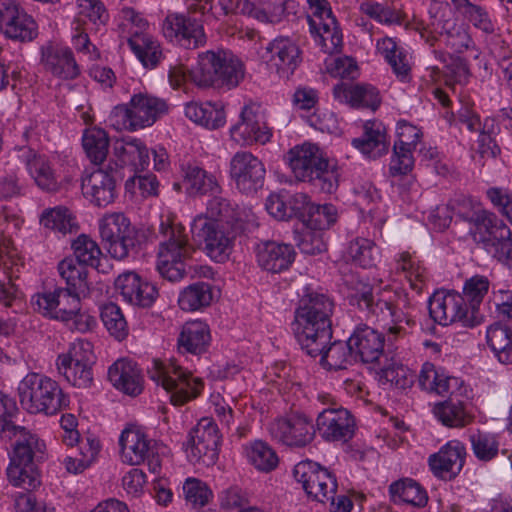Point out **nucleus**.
<instances>
[{"label": "nucleus", "mask_w": 512, "mask_h": 512, "mask_svg": "<svg viewBox=\"0 0 512 512\" xmlns=\"http://www.w3.org/2000/svg\"><path fill=\"white\" fill-rule=\"evenodd\" d=\"M430 19L427 23V27H423L422 30L432 34L431 38H427V42L430 45H434L436 35L444 39L454 28L457 23L450 15V9L448 4L433 3L429 8Z\"/></svg>", "instance_id": "obj_43"}, {"label": "nucleus", "mask_w": 512, "mask_h": 512, "mask_svg": "<svg viewBox=\"0 0 512 512\" xmlns=\"http://www.w3.org/2000/svg\"><path fill=\"white\" fill-rule=\"evenodd\" d=\"M469 440L472 451L478 460L488 462L497 456L499 442L495 435L477 430L469 436Z\"/></svg>", "instance_id": "obj_59"}, {"label": "nucleus", "mask_w": 512, "mask_h": 512, "mask_svg": "<svg viewBox=\"0 0 512 512\" xmlns=\"http://www.w3.org/2000/svg\"><path fill=\"white\" fill-rule=\"evenodd\" d=\"M115 188L116 181L112 170L97 169L82 181L84 196L98 207H105L114 201Z\"/></svg>", "instance_id": "obj_31"}, {"label": "nucleus", "mask_w": 512, "mask_h": 512, "mask_svg": "<svg viewBox=\"0 0 512 512\" xmlns=\"http://www.w3.org/2000/svg\"><path fill=\"white\" fill-rule=\"evenodd\" d=\"M333 95L341 103L352 107L370 108L375 111L380 105L379 91L368 84L341 82L334 86Z\"/></svg>", "instance_id": "obj_35"}, {"label": "nucleus", "mask_w": 512, "mask_h": 512, "mask_svg": "<svg viewBox=\"0 0 512 512\" xmlns=\"http://www.w3.org/2000/svg\"><path fill=\"white\" fill-rule=\"evenodd\" d=\"M240 229L241 225L221 224L204 216H196L191 224L193 238L203 243L206 255L218 263L229 259Z\"/></svg>", "instance_id": "obj_9"}, {"label": "nucleus", "mask_w": 512, "mask_h": 512, "mask_svg": "<svg viewBox=\"0 0 512 512\" xmlns=\"http://www.w3.org/2000/svg\"><path fill=\"white\" fill-rule=\"evenodd\" d=\"M168 109L164 99L140 92L134 94L129 103L117 106L114 116L124 129L133 132L152 126Z\"/></svg>", "instance_id": "obj_11"}, {"label": "nucleus", "mask_w": 512, "mask_h": 512, "mask_svg": "<svg viewBox=\"0 0 512 512\" xmlns=\"http://www.w3.org/2000/svg\"><path fill=\"white\" fill-rule=\"evenodd\" d=\"M190 80L200 88L236 87L244 76L242 63L225 51H206L198 56L189 72Z\"/></svg>", "instance_id": "obj_5"}, {"label": "nucleus", "mask_w": 512, "mask_h": 512, "mask_svg": "<svg viewBox=\"0 0 512 512\" xmlns=\"http://www.w3.org/2000/svg\"><path fill=\"white\" fill-rule=\"evenodd\" d=\"M230 134L232 139L241 145L265 144L271 138L264 115L260 111V107L256 105L243 107L240 121L231 127Z\"/></svg>", "instance_id": "obj_19"}, {"label": "nucleus", "mask_w": 512, "mask_h": 512, "mask_svg": "<svg viewBox=\"0 0 512 512\" xmlns=\"http://www.w3.org/2000/svg\"><path fill=\"white\" fill-rule=\"evenodd\" d=\"M351 144L367 158L378 159L389 150L386 128L379 121H366L363 126V135L353 138Z\"/></svg>", "instance_id": "obj_33"}, {"label": "nucleus", "mask_w": 512, "mask_h": 512, "mask_svg": "<svg viewBox=\"0 0 512 512\" xmlns=\"http://www.w3.org/2000/svg\"><path fill=\"white\" fill-rule=\"evenodd\" d=\"M20 404L31 414L55 415L69 405V396L51 378L30 373L18 387Z\"/></svg>", "instance_id": "obj_6"}, {"label": "nucleus", "mask_w": 512, "mask_h": 512, "mask_svg": "<svg viewBox=\"0 0 512 512\" xmlns=\"http://www.w3.org/2000/svg\"><path fill=\"white\" fill-rule=\"evenodd\" d=\"M148 374L151 380L170 395V401L175 406L184 405L197 398L203 388L201 379L193 377L173 360L168 363L153 360Z\"/></svg>", "instance_id": "obj_8"}, {"label": "nucleus", "mask_w": 512, "mask_h": 512, "mask_svg": "<svg viewBox=\"0 0 512 512\" xmlns=\"http://www.w3.org/2000/svg\"><path fill=\"white\" fill-rule=\"evenodd\" d=\"M451 2L475 29L489 36L495 35L499 30L486 7L469 0H451Z\"/></svg>", "instance_id": "obj_41"}, {"label": "nucleus", "mask_w": 512, "mask_h": 512, "mask_svg": "<svg viewBox=\"0 0 512 512\" xmlns=\"http://www.w3.org/2000/svg\"><path fill=\"white\" fill-rule=\"evenodd\" d=\"M0 31L8 38L26 42L37 36V24L12 0L0 4Z\"/></svg>", "instance_id": "obj_24"}, {"label": "nucleus", "mask_w": 512, "mask_h": 512, "mask_svg": "<svg viewBox=\"0 0 512 512\" xmlns=\"http://www.w3.org/2000/svg\"><path fill=\"white\" fill-rule=\"evenodd\" d=\"M159 234L163 239L157 253V271L170 282L180 281L186 275L185 261L191 254L185 227L168 217L162 220Z\"/></svg>", "instance_id": "obj_3"}, {"label": "nucleus", "mask_w": 512, "mask_h": 512, "mask_svg": "<svg viewBox=\"0 0 512 512\" xmlns=\"http://www.w3.org/2000/svg\"><path fill=\"white\" fill-rule=\"evenodd\" d=\"M206 6L190 5L187 13H171L163 21V34L171 42L185 49H197L206 44L202 20L196 16L205 13Z\"/></svg>", "instance_id": "obj_10"}, {"label": "nucleus", "mask_w": 512, "mask_h": 512, "mask_svg": "<svg viewBox=\"0 0 512 512\" xmlns=\"http://www.w3.org/2000/svg\"><path fill=\"white\" fill-rule=\"evenodd\" d=\"M317 429L326 441L348 442L353 438L356 423L353 415L342 407H328L318 414Z\"/></svg>", "instance_id": "obj_21"}, {"label": "nucleus", "mask_w": 512, "mask_h": 512, "mask_svg": "<svg viewBox=\"0 0 512 512\" xmlns=\"http://www.w3.org/2000/svg\"><path fill=\"white\" fill-rule=\"evenodd\" d=\"M184 182L192 193L206 194L218 190V183L213 175L208 174L196 163L182 165Z\"/></svg>", "instance_id": "obj_51"}, {"label": "nucleus", "mask_w": 512, "mask_h": 512, "mask_svg": "<svg viewBox=\"0 0 512 512\" xmlns=\"http://www.w3.org/2000/svg\"><path fill=\"white\" fill-rule=\"evenodd\" d=\"M75 259L84 266L98 267L101 249L89 236L82 234L72 242Z\"/></svg>", "instance_id": "obj_60"}, {"label": "nucleus", "mask_w": 512, "mask_h": 512, "mask_svg": "<svg viewBox=\"0 0 512 512\" xmlns=\"http://www.w3.org/2000/svg\"><path fill=\"white\" fill-rule=\"evenodd\" d=\"M82 293L58 287L54 291L37 293L32 296L34 310L51 319L69 322L81 309Z\"/></svg>", "instance_id": "obj_16"}, {"label": "nucleus", "mask_w": 512, "mask_h": 512, "mask_svg": "<svg viewBox=\"0 0 512 512\" xmlns=\"http://www.w3.org/2000/svg\"><path fill=\"white\" fill-rule=\"evenodd\" d=\"M371 316L387 325L391 323L392 325L388 327V330L393 334H399L401 331H404L405 328L403 324L407 326L414 325V320L411 316L395 305L391 298L385 299L379 295L377 296V301Z\"/></svg>", "instance_id": "obj_39"}, {"label": "nucleus", "mask_w": 512, "mask_h": 512, "mask_svg": "<svg viewBox=\"0 0 512 512\" xmlns=\"http://www.w3.org/2000/svg\"><path fill=\"white\" fill-rule=\"evenodd\" d=\"M309 26L311 32L316 33V37L318 38L323 52L328 54L339 52L342 46V34L335 18H329L326 21L310 19Z\"/></svg>", "instance_id": "obj_46"}, {"label": "nucleus", "mask_w": 512, "mask_h": 512, "mask_svg": "<svg viewBox=\"0 0 512 512\" xmlns=\"http://www.w3.org/2000/svg\"><path fill=\"white\" fill-rule=\"evenodd\" d=\"M99 233L104 247L115 259L122 260L136 251L148 238L149 231L131 224L123 212L105 213L99 220Z\"/></svg>", "instance_id": "obj_7"}, {"label": "nucleus", "mask_w": 512, "mask_h": 512, "mask_svg": "<svg viewBox=\"0 0 512 512\" xmlns=\"http://www.w3.org/2000/svg\"><path fill=\"white\" fill-rule=\"evenodd\" d=\"M211 286L205 282H198L186 287L179 296V307L184 311H196L209 306L212 302Z\"/></svg>", "instance_id": "obj_53"}, {"label": "nucleus", "mask_w": 512, "mask_h": 512, "mask_svg": "<svg viewBox=\"0 0 512 512\" xmlns=\"http://www.w3.org/2000/svg\"><path fill=\"white\" fill-rule=\"evenodd\" d=\"M221 435L213 419L204 417L189 432L186 453L193 463L210 466L216 463L219 455Z\"/></svg>", "instance_id": "obj_13"}, {"label": "nucleus", "mask_w": 512, "mask_h": 512, "mask_svg": "<svg viewBox=\"0 0 512 512\" xmlns=\"http://www.w3.org/2000/svg\"><path fill=\"white\" fill-rule=\"evenodd\" d=\"M422 133L414 125L405 120L397 124V140L393 146V156L390 163L392 176L406 175L414 165L413 150L415 149Z\"/></svg>", "instance_id": "obj_20"}, {"label": "nucleus", "mask_w": 512, "mask_h": 512, "mask_svg": "<svg viewBox=\"0 0 512 512\" xmlns=\"http://www.w3.org/2000/svg\"><path fill=\"white\" fill-rule=\"evenodd\" d=\"M42 64L53 76L72 80L79 76L80 67L69 47L48 45L42 48Z\"/></svg>", "instance_id": "obj_29"}, {"label": "nucleus", "mask_w": 512, "mask_h": 512, "mask_svg": "<svg viewBox=\"0 0 512 512\" xmlns=\"http://www.w3.org/2000/svg\"><path fill=\"white\" fill-rule=\"evenodd\" d=\"M336 208L332 204H311L302 223L306 228L322 232L336 221Z\"/></svg>", "instance_id": "obj_58"}, {"label": "nucleus", "mask_w": 512, "mask_h": 512, "mask_svg": "<svg viewBox=\"0 0 512 512\" xmlns=\"http://www.w3.org/2000/svg\"><path fill=\"white\" fill-rule=\"evenodd\" d=\"M348 300L351 305H355L359 309L366 311L368 315H372L377 297L374 295L373 287L369 283L356 280L350 282Z\"/></svg>", "instance_id": "obj_61"}, {"label": "nucleus", "mask_w": 512, "mask_h": 512, "mask_svg": "<svg viewBox=\"0 0 512 512\" xmlns=\"http://www.w3.org/2000/svg\"><path fill=\"white\" fill-rule=\"evenodd\" d=\"M127 43L146 69H155L166 59L161 43L151 34L146 32H132Z\"/></svg>", "instance_id": "obj_36"}, {"label": "nucleus", "mask_w": 512, "mask_h": 512, "mask_svg": "<svg viewBox=\"0 0 512 512\" xmlns=\"http://www.w3.org/2000/svg\"><path fill=\"white\" fill-rule=\"evenodd\" d=\"M449 207L456 216L471 224L473 229H476L490 213L480 202L464 195L451 200Z\"/></svg>", "instance_id": "obj_52"}, {"label": "nucleus", "mask_w": 512, "mask_h": 512, "mask_svg": "<svg viewBox=\"0 0 512 512\" xmlns=\"http://www.w3.org/2000/svg\"><path fill=\"white\" fill-rule=\"evenodd\" d=\"M82 146L88 159L95 165L102 164L108 155L110 139L108 133L101 128L92 127L84 131Z\"/></svg>", "instance_id": "obj_44"}, {"label": "nucleus", "mask_w": 512, "mask_h": 512, "mask_svg": "<svg viewBox=\"0 0 512 512\" xmlns=\"http://www.w3.org/2000/svg\"><path fill=\"white\" fill-rule=\"evenodd\" d=\"M120 159L123 165H130L134 171H143L149 165V150L140 139L126 141L120 148Z\"/></svg>", "instance_id": "obj_55"}, {"label": "nucleus", "mask_w": 512, "mask_h": 512, "mask_svg": "<svg viewBox=\"0 0 512 512\" xmlns=\"http://www.w3.org/2000/svg\"><path fill=\"white\" fill-rule=\"evenodd\" d=\"M26 166L40 189L47 192H56L59 189L55 172L46 156L34 154L27 160Z\"/></svg>", "instance_id": "obj_45"}, {"label": "nucleus", "mask_w": 512, "mask_h": 512, "mask_svg": "<svg viewBox=\"0 0 512 512\" xmlns=\"http://www.w3.org/2000/svg\"><path fill=\"white\" fill-rule=\"evenodd\" d=\"M380 251L373 241L358 237L351 241L346 250V257L353 264L362 268H371L376 265Z\"/></svg>", "instance_id": "obj_49"}, {"label": "nucleus", "mask_w": 512, "mask_h": 512, "mask_svg": "<svg viewBox=\"0 0 512 512\" xmlns=\"http://www.w3.org/2000/svg\"><path fill=\"white\" fill-rule=\"evenodd\" d=\"M199 216H204L210 221L221 224L241 225L237 205L222 196H213L210 198L206 204L205 213Z\"/></svg>", "instance_id": "obj_48"}, {"label": "nucleus", "mask_w": 512, "mask_h": 512, "mask_svg": "<svg viewBox=\"0 0 512 512\" xmlns=\"http://www.w3.org/2000/svg\"><path fill=\"white\" fill-rule=\"evenodd\" d=\"M349 343L356 360L360 359L363 363H375L383 356L385 337L376 329L361 325L349 337Z\"/></svg>", "instance_id": "obj_28"}, {"label": "nucleus", "mask_w": 512, "mask_h": 512, "mask_svg": "<svg viewBox=\"0 0 512 512\" xmlns=\"http://www.w3.org/2000/svg\"><path fill=\"white\" fill-rule=\"evenodd\" d=\"M461 394L460 390L455 395H447L448 399L434 405L433 414L444 426L463 428L473 421L474 416L466 410L465 403L457 397Z\"/></svg>", "instance_id": "obj_37"}, {"label": "nucleus", "mask_w": 512, "mask_h": 512, "mask_svg": "<svg viewBox=\"0 0 512 512\" xmlns=\"http://www.w3.org/2000/svg\"><path fill=\"white\" fill-rule=\"evenodd\" d=\"M334 303L324 294L311 293L302 298L292 323L294 336L301 349L310 357L320 356V364L328 370H343L357 360L349 343L331 342V316Z\"/></svg>", "instance_id": "obj_1"}, {"label": "nucleus", "mask_w": 512, "mask_h": 512, "mask_svg": "<svg viewBox=\"0 0 512 512\" xmlns=\"http://www.w3.org/2000/svg\"><path fill=\"white\" fill-rule=\"evenodd\" d=\"M286 161L295 179L309 183L315 190L331 194L338 187V172L329 164L316 144L305 143L291 148Z\"/></svg>", "instance_id": "obj_2"}, {"label": "nucleus", "mask_w": 512, "mask_h": 512, "mask_svg": "<svg viewBox=\"0 0 512 512\" xmlns=\"http://www.w3.org/2000/svg\"><path fill=\"white\" fill-rule=\"evenodd\" d=\"M183 493L186 502L194 507L207 505L213 497L212 490L209 486L204 481L194 477L185 480Z\"/></svg>", "instance_id": "obj_63"}, {"label": "nucleus", "mask_w": 512, "mask_h": 512, "mask_svg": "<svg viewBox=\"0 0 512 512\" xmlns=\"http://www.w3.org/2000/svg\"><path fill=\"white\" fill-rule=\"evenodd\" d=\"M267 49L271 54L270 64L275 67L280 78L289 79L302 62L299 46L288 37L276 38Z\"/></svg>", "instance_id": "obj_27"}, {"label": "nucleus", "mask_w": 512, "mask_h": 512, "mask_svg": "<svg viewBox=\"0 0 512 512\" xmlns=\"http://www.w3.org/2000/svg\"><path fill=\"white\" fill-rule=\"evenodd\" d=\"M211 341L210 330L206 323L196 320L185 323L178 338L180 352L199 355L204 353Z\"/></svg>", "instance_id": "obj_38"}, {"label": "nucleus", "mask_w": 512, "mask_h": 512, "mask_svg": "<svg viewBox=\"0 0 512 512\" xmlns=\"http://www.w3.org/2000/svg\"><path fill=\"white\" fill-rule=\"evenodd\" d=\"M465 457V446L459 441H449L437 453L429 456L428 463L436 477L451 481L461 472Z\"/></svg>", "instance_id": "obj_25"}, {"label": "nucleus", "mask_w": 512, "mask_h": 512, "mask_svg": "<svg viewBox=\"0 0 512 512\" xmlns=\"http://www.w3.org/2000/svg\"><path fill=\"white\" fill-rule=\"evenodd\" d=\"M230 175L240 192L254 194L264 186L266 170L259 158L240 151L231 158Z\"/></svg>", "instance_id": "obj_18"}, {"label": "nucleus", "mask_w": 512, "mask_h": 512, "mask_svg": "<svg viewBox=\"0 0 512 512\" xmlns=\"http://www.w3.org/2000/svg\"><path fill=\"white\" fill-rule=\"evenodd\" d=\"M487 344L503 364H512V327L495 322L487 328Z\"/></svg>", "instance_id": "obj_40"}, {"label": "nucleus", "mask_w": 512, "mask_h": 512, "mask_svg": "<svg viewBox=\"0 0 512 512\" xmlns=\"http://www.w3.org/2000/svg\"><path fill=\"white\" fill-rule=\"evenodd\" d=\"M473 241L497 257L512 242L510 228L490 212L476 229L470 231Z\"/></svg>", "instance_id": "obj_22"}, {"label": "nucleus", "mask_w": 512, "mask_h": 512, "mask_svg": "<svg viewBox=\"0 0 512 512\" xmlns=\"http://www.w3.org/2000/svg\"><path fill=\"white\" fill-rule=\"evenodd\" d=\"M77 2L79 12L74 22L83 25L85 18L93 24H105L107 22L108 13L100 0H77Z\"/></svg>", "instance_id": "obj_64"}, {"label": "nucleus", "mask_w": 512, "mask_h": 512, "mask_svg": "<svg viewBox=\"0 0 512 512\" xmlns=\"http://www.w3.org/2000/svg\"><path fill=\"white\" fill-rule=\"evenodd\" d=\"M123 462L140 465L147 462L149 470L156 474L161 469V459L156 450V443L138 427L124 429L119 438Z\"/></svg>", "instance_id": "obj_14"}, {"label": "nucleus", "mask_w": 512, "mask_h": 512, "mask_svg": "<svg viewBox=\"0 0 512 512\" xmlns=\"http://www.w3.org/2000/svg\"><path fill=\"white\" fill-rule=\"evenodd\" d=\"M296 480L302 484L312 500L327 503L336 494L338 484L335 475L312 461H302L294 468Z\"/></svg>", "instance_id": "obj_15"}, {"label": "nucleus", "mask_w": 512, "mask_h": 512, "mask_svg": "<svg viewBox=\"0 0 512 512\" xmlns=\"http://www.w3.org/2000/svg\"><path fill=\"white\" fill-rule=\"evenodd\" d=\"M269 432L275 440L291 447H304L315 436L312 419L301 412H291L276 419L270 424Z\"/></svg>", "instance_id": "obj_17"}, {"label": "nucleus", "mask_w": 512, "mask_h": 512, "mask_svg": "<svg viewBox=\"0 0 512 512\" xmlns=\"http://www.w3.org/2000/svg\"><path fill=\"white\" fill-rule=\"evenodd\" d=\"M428 309L433 321L442 326L460 322L465 327H474L482 320L469 311L465 297L453 291H436L429 299Z\"/></svg>", "instance_id": "obj_12"}, {"label": "nucleus", "mask_w": 512, "mask_h": 512, "mask_svg": "<svg viewBox=\"0 0 512 512\" xmlns=\"http://www.w3.org/2000/svg\"><path fill=\"white\" fill-rule=\"evenodd\" d=\"M108 378L119 391L137 396L143 391L144 379L136 362L122 358L114 362L108 370Z\"/></svg>", "instance_id": "obj_32"}, {"label": "nucleus", "mask_w": 512, "mask_h": 512, "mask_svg": "<svg viewBox=\"0 0 512 512\" xmlns=\"http://www.w3.org/2000/svg\"><path fill=\"white\" fill-rule=\"evenodd\" d=\"M58 271L66 282L67 287L65 289L82 293L83 296L89 293L90 288L87 280L88 270L86 266L73 258H64L58 264Z\"/></svg>", "instance_id": "obj_47"}, {"label": "nucleus", "mask_w": 512, "mask_h": 512, "mask_svg": "<svg viewBox=\"0 0 512 512\" xmlns=\"http://www.w3.org/2000/svg\"><path fill=\"white\" fill-rule=\"evenodd\" d=\"M43 227L63 235L76 232L78 225L70 210L64 206L45 209L40 217Z\"/></svg>", "instance_id": "obj_50"}, {"label": "nucleus", "mask_w": 512, "mask_h": 512, "mask_svg": "<svg viewBox=\"0 0 512 512\" xmlns=\"http://www.w3.org/2000/svg\"><path fill=\"white\" fill-rule=\"evenodd\" d=\"M389 493L395 504L406 503L416 507H424L428 502L426 490L410 478L393 482L389 486Z\"/></svg>", "instance_id": "obj_42"}, {"label": "nucleus", "mask_w": 512, "mask_h": 512, "mask_svg": "<svg viewBox=\"0 0 512 512\" xmlns=\"http://www.w3.org/2000/svg\"><path fill=\"white\" fill-rule=\"evenodd\" d=\"M419 385L423 390L440 396L455 395L463 388V380L448 376L442 369L436 368L433 363L422 365L419 374Z\"/></svg>", "instance_id": "obj_34"}, {"label": "nucleus", "mask_w": 512, "mask_h": 512, "mask_svg": "<svg viewBox=\"0 0 512 512\" xmlns=\"http://www.w3.org/2000/svg\"><path fill=\"white\" fill-rule=\"evenodd\" d=\"M360 11L384 25H402L406 19L405 13L390 6L387 2L367 0L360 4Z\"/></svg>", "instance_id": "obj_54"}, {"label": "nucleus", "mask_w": 512, "mask_h": 512, "mask_svg": "<svg viewBox=\"0 0 512 512\" xmlns=\"http://www.w3.org/2000/svg\"><path fill=\"white\" fill-rule=\"evenodd\" d=\"M256 258L258 265L270 273L287 270L295 259L294 248L289 244L265 241L257 244Z\"/></svg>", "instance_id": "obj_30"}, {"label": "nucleus", "mask_w": 512, "mask_h": 512, "mask_svg": "<svg viewBox=\"0 0 512 512\" xmlns=\"http://www.w3.org/2000/svg\"><path fill=\"white\" fill-rule=\"evenodd\" d=\"M101 320L108 332L117 340H124L128 335V324L120 307L112 302L101 307Z\"/></svg>", "instance_id": "obj_57"}, {"label": "nucleus", "mask_w": 512, "mask_h": 512, "mask_svg": "<svg viewBox=\"0 0 512 512\" xmlns=\"http://www.w3.org/2000/svg\"><path fill=\"white\" fill-rule=\"evenodd\" d=\"M488 289L489 281L485 276H474L466 281L462 296L465 297V303L468 304L469 311L474 312V316H481L478 312V307L487 294Z\"/></svg>", "instance_id": "obj_62"}, {"label": "nucleus", "mask_w": 512, "mask_h": 512, "mask_svg": "<svg viewBox=\"0 0 512 512\" xmlns=\"http://www.w3.org/2000/svg\"><path fill=\"white\" fill-rule=\"evenodd\" d=\"M78 348L87 350L90 343L80 341L77 345L74 344L68 353L59 355L57 369L73 386L88 388L93 381L92 369L82 358H78Z\"/></svg>", "instance_id": "obj_26"}, {"label": "nucleus", "mask_w": 512, "mask_h": 512, "mask_svg": "<svg viewBox=\"0 0 512 512\" xmlns=\"http://www.w3.org/2000/svg\"><path fill=\"white\" fill-rule=\"evenodd\" d=\"M249 462L259 471L270 472L279 463L276 452L265 442L255 441L246 449Z\"/></svg>", "instance_id": "obj_56"}, {"label": "nucleus", "mask_w": 512, "mask_h": 512, "mask_svg": "<svg viewBox=\"0 0 512 512\" xmlns=\"http://www.w3.org/2000/svg\"><path fill=\"white\" fill-rule=\"evenodd\" d=\"M45 456L44 441L28 429L20 430L6 471L9 482L26 490L36 488L40 484L37 464Z\"/></svg>", "instance_id": "obj_4"}, {"label": "nucleus", "mask_w": 512, "mask_h": 512, "mask_svg": "<svg viewBox=\"0 0 512 512\" xmlns=\"http://www.w3.org/2000/svg\"><path fill=\"white\" fill-rule=\"evenodd\" d=\"M473 241L497 257L512 242L510 228L490 212L476 229L470 231Z\"/></svg>", "instance_id": "obj_23"}]
</instances>
